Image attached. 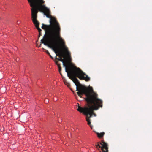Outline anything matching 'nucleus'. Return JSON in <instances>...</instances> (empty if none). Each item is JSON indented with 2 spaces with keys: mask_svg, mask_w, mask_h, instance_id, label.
I'll return each instance as SVG.
<instances>
[{
  "mask_svg": "<svg viewBox=\"0 0 152 152\" xmlns=\"http://www.w3.org/2000/svg\"><path fill=\"white\" fill-rule=\"evenodd\" d=\"M71 74L73 76V77H71V80L75 84L76 91H78L77 92V94L80 97L84 94L86 96V100L92 103L94 102V100H101L97 98L98 95L96 94L94 92L89 93L87 88L84 86H82L76 78L78 77L80 80H85L86 81H88L90 79V77L79 68H76V69L71 72Z\"/></svg>",
  "mask_w": 152,
  "mask_h": 152,
  "instance_id": "2",
  "label": "nucleus"
},
{
  "mask_svg": "<svg viewBox=\"0 0 152 152\" xmlns=\"http://www.w3.org/2000/svg\"><path fill=\"white\" fill-rule=\"evenodd\" d=\"M49 56L50 57V58H53V57L52 56L50 55H50H49Z\"/></svg>",
  "mask_w": 152,
  "mask_h": 152,
  "instance_id": "14",
  "label": "nucleus"
},
{
  "mask_svg": "<svg viewBox=\"0 0 152 152\" xmlns=\"http://www.w3.org/2000/svg\"><path fill=\"white\" fill-rule=\"evenodd\" d=\"M45 52L48 55H50V53H49V52H48V51L46 50H45Z\"/></svg>",
  "mask_w": 152,
  "mask_h": 152,
  "instance_id": "11",
  "label": "nucleus"
},
{
  "mask_svg": "<svg viewBox=\"0 0 152 152\" xmlns=\"http://www.w3.org/2000/svg\"><path fill=\"white\" fill-rule=\"evenodd\" d=\"M104 134V132H101L100 133H97V134L98 137L99 138H102L103 137Z\"/></svg>",
  "mask_w": 152,
  "mask_h": 152,
  "instance_id": "8",
  "label": "nucleus"
},
{
  "mask_svg": "<svg viewBox=\"0 0 152 152\" xmlns=\"http://www.w3.org/2000/svg\"><path fill=\"white\" fill-rule=\"evenodd\" d=\"M96 146L97 148L98 147L99 148H101L102 149L103 147H102V146H100L98 142L96 145Z\"/></svg>",
  "mask_w": 152,
  "mask_h": 152,
  "instance_id": "10",
  "label": "nucleus"
},
{
  "mask_svg": "<svg viewBox=\"0 0 152 152\" xmlns=\"http://www.w3.org/2000/svg\"><path fill=\"white\" fill-rule=\"evenodd\" d=\"M35 15L33 16L34 19L32 20V21L33 22L34 25H35V27L38 31L39 34V36H40L42 35L41 33V31H42V30L39 27V23L37 20H36L35 17Z\"/></svg>",
  "mask_w": 152,
  "mask_h": 152,
  "instance_id": "5",
  "label": "nucleus"
},
{
  "mask_svg": "<svg viewBox=\"0 0 152 152\" xmlns=\"http://www.w3.org/2000/svg\"><path fill=\"white\" fill-rule=\"evenodd\" d=\"M103 152H104V151H103Z\"/></svg>",
  "mask_w": 152,
  "mask_h": 152,
  "instance_id": "16",
  "label": "nucleus"
},
{
  "mask_svg": "<svg viewBox=\"0 0 152 152\" xmlns=\"http://www.w3.org/2000/svg\"><path fill=\"white\" fill-rule=\"evenodd\" d=\"M93 111H92V112H90L91 114H92V115H93V114H94V115L95 116H96V114H94V113H93Z\"/></svg>",
  "mask_w": 152,
  "mask_h": 152,
  "instance_id": "12",
  "label": "nucleus"
},
{
  "mask_svg": "<svg viewBox=\"0 0 152 152\" xmlns=\"http://www.w3.org/2000/svg\"><path fill=\"white\" fill-rule=\"evenodd\" d=\"M28 1L31 7L32 20L34 19L33 16L34 15L35 19L37 20L38 10L42 12L47 18H50V24L47 25L43 23L42 24L41 28L45 31V34L43 38L45 37L44 40H43V39L41 40L42 43L49 48H52L55 52V48H58V39L62 42V44L69 54V52L68 51L64 43L63 42V39L61 37V28L60 24L55 18L50 17L49 15L50 12L49 9L45 5L41 4L44 2L43 0H28Z\"/></svg>",
  "mask_w": 152,
  "mask_h": 152,
  "instance_id": "1",
  "label": "nucleus"
},
{
  "mask_svg": "<svg viewBox=\"0 0 152 152\" xmlns=\"http://www.w3.org/2000/svg\"><path fill=\"white\" fill-rule=\"evenodd\" d=\"M55 63L58 66V67L59 68V71L60 72L61 70V67H60V64H58V61H55Z\"/></svg>",
  "mask_w": 152,
  "mask_h": 152,
  "instance_id": "9",
  "label": "nucleus"
},
{
  "mask_svg": "<svg viewBox=\"0 0 152 152\" xmlns=\"http://www.w3.org/2000/svg\"><path fill=\"white\" fill-rule=\"evenodd\" d=\"M100 143L101 145H102L103 147L102 149V152H103V151L104 152H108V150L107 144L104 141L100 142Z\"/></svg>",
  "mask_w": 152,
  "mask_h": 152,
  "instance_id": "7",
  "label": "nucleus"
},
{
  "mask_svg": "<svg viewBox=\"0 0 152 152\" xmlns=\"http://www.w3.org/2000/svg\"><path fill=\"white\" fill-rule=\"evenodd\" d=\"M94 102H91L88 101H86L88 104V107L84 108L78 106L77 110L86 115V120L88 122V124L91 125V122L89 118L92 116L90 112L94 110H97L99 107L102 106V101L101 100H94Z\"/></svg>",
  "mask_w": 152,
  "mask_h": 152,
  "instance_id": "3",
  "label": "nucleus"
},
{
  "mask_svg": "<svg viewBox=\"0 0 152 152\" xmlns=\"http://www.w3.org/2000/svg\"><path fill=\"white\" fill-rule=\"evenodd\" d=\"M63 65L64 67H65V72L67 73V76L69 77V79L71 80V77H73V76L71 74V72L74 70L75 69H76V68H77L76 66H75L74 69L73 70H70V73H69L68 71L66 69V65L65 64L64 62L63 61Z\"/></svg>",
  "mask_w": 152,
  "mask_h": 152,
  "instance_id": "6",
  "label": "nucleus"
},
{
  "mask_svg": "<svg viewBox=\"0 0 152 152\" xmlns=\"http://www.w3.org/2000/svg\"><path fill=\"white\" fill-rule=\"evenodd\" d=\"M89 126H90V127L91 128V129H92L93 126L91 125H90Z\"/></svg>",
  "mask_w": 152,
  "mask_h": 152,
  "instance_id": "13",
  "label": "nucleus"
},
{
  "mask_svg": "<svg viewBox=\"0 0 152 152\" xmlns=\"http://www.w3.org/2000/svg\"><path fill=\"white\" fill-rule=\"evenodd\" d=\"M58 40H59L60 41V42L61 44V45L62 46L64 49L65 50V51L66 52V54H67V56H68V57L69 58V61H71V56H70L71 54H70V52L68 50V49L67 48L66 46V45H65V43H64V45H65V46H66V47L67 48V49L68 51L69 52V53L68 54V53L67 52V50H66L64 48V46L62 44V42L61 41H60L58 39ZM63 42L64 43V40H63ZM58 48H55V52L54 50H53L52 48H51V49L56 54V55H57V51H58L59 52L61 53V55H63V54L62 53V52H61V50H60L59 45V43H58ZM50 48L51 49V48ZM56 56H57V55L56 56V59L58 61H61L62 62H63V61H63L64 59L61 58H57Z\"/></svg>",
  "mask_w": 152,
  "mask_h": 152,
  "instance_id": "4",
  "label": "nucleus"
},
{
  "mask_svg": "<svg viewBox=\"0 0 152 152\" xmlns=\"http://www.w3.org/2000/svg\"><path fill=\"white\" fill-rule=\"evenodd\" d=\"M18 23V24H19V23H18H18Z\"/></svg>",
  "mask_w": 152,
  "mask_h": 152,
  "instance_id": "15",
  "label": "nucleus"
}]
</instances>
